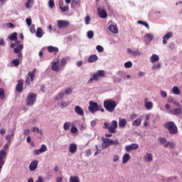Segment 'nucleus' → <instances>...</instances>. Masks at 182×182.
Returning a JSON list of instances; mask_svg holds the SVG:
<instances>
[{"label":"nucleus","mask_w":182,"mask_h":182,"mask_svg":"<svg viewBox=\"0 0 182 182\" xmlns=\"http://www.w3.org/2000/svg\"><path fill=\"white\" fill-rule=\"evenodd\" d=\"M23 49V45L21 44V45H18L16 48H15L14 50V53H16L18 55V58L21 60H22L23 58L22 53L21 52V50H22Z\"/></svg>","instance_id":"nucleus-9"},{"label":"nucleus","mask_w":182,"mask_h":182,"mask_svg":"<svg viewBox=\"0 0 182 182\" xmlns=\"http://www.w3.org/2000/svg\"><path fill=\"white\" fill-rule=\"evenodd\" d=\"M88 110L90 113H96V112H99V105L97 102L93 101L89 102Z\"/></svg>","instance_id":"nucleus-7"},{"label":"nucleus","mask_w":182,"mask_h":182,"mask_svg":"<svg viewBox=\"0 0 182 182\" xmlns=\"http://www.w3.org/2000/svg\"><path fill=\"white\" fill-rule=\"evenodd\" d=\"M15 133L12 132L11 134H8L6 136V140L7 141V143H9V144H11V143H12V140L11 139H12V137H14Z\"/></svg>","instance_id":"nucleus-34"},{"label":"nucleus","mask_w":182,"mask_h":182,"mask_svg":"<svg viewBox=\"0 0 182 182\" xmlns=\"http://www.w3.org/2000/svg\"><path fill=\"white\" fill-rule=\"evenodd\" d=\"M105 70H97L96 73H94L92 74V77H91L89 80L87 81L88 85H90V83H92V82H93V80H95L96 82H97V80H99V79H100V77H105Z\"/></svg>","instance_id":"nucleus-3"},{"label":"nucleus","mask_w":182,"mask_h":182,"mask_svg":"<svg viewBox=\"0 0 182 182\" xmlns=\"http://www.w3.org/2000/svg\"><path fill=\"white\" fill-rule=\"evenodd\" d=\"M70 105V103H69V102L61 101L60 103V107L62 109H63V107H68V106H69Z\"/></svg>","instance_id":"nucleus-44"},{"label":"nucleus","mask_w":182,"mask_h":182,"mask_svg":"<svg viewBox=\"0 0 182 182\" xmlns=\"http://www.w3.org/2000/svg\"><path fill=\"white\" fill-rule=\"evenodd\" d=\"M154 39V36L151 33H147L144 36V41L146 44H149Z\"/></svg>","instance_id":"nucleus-20"},{"label":"nucleus","mask_w":182,"mask_h":182,"mask_svg":"<svg viewBox=\"0 0 182 182\" xmlns=\"http://www.w3.org/2000/svg\"><path fill=\"white\" fill-rule=\"evenodd\" d=\"M20 64H21V62L19 61V59H18V58L14 59L11 61V65H14V66L15 68H18V66H19Z\"/></svg>","instance_id":"nucleus-36"},{"label":"nucleus","mask_w":182,"mask_h":182,"mask_svg":"<svg viewBox=\"0 0 182 182\" xmlns=\"http://www.w3.org/2000/svg\"><path fill=\"white\" fill-rule=\"evenodd\" d=\"M161 96L162 97H166L167 96V92L166 91H161Z\"/></svg>","instance_id":"nucleus-64"},{"label":"nucleus","mask_w":182,"mask_h":182,"mask_svg":"<svg viewBox=\"0 0 182 182\" xmlns=\"http://www.w3.org/2000/svg\"><path fill=\"white\" fill-rule=\"evenodd\" d=\"M145 107L147 110H151L153 109V102H147V98L145 99Z\"/></svg>","instance_id":"nucleus-27"},{"label":"nucleus","mask_w":182,"mask_h":182,"mask_svg":"<svg viewBox=\"0 0 182 182\" xmlns=\"http://www.w3.org/2000/svg\"><path fill=\"white\" fill-rule=\"evenodd\" d=\"M66 63H68V61L66 60V58H62L61 59V64L60 66H61V68H65V66H66Z\"/></svg>","instance_id":"nucleus-50"},{"label":"nucleus","mask_w":182,"mask_h":182,"mask_svg":"<svg viewBox=\"0 0 182 182\" xmlns=\"http://www.w3.org/2000/svg\"><path fill=\"white\" fill-rule=\"evenodd\" d=\"M9 146H11V144H9V142H7L4 144L1 150H4V151H6V150H9Z\"/></svg>","instance_id":"nucleus-52"},{"label":"nucleus","mask_w":182,"mask_h":182,"mask_svg":"<svg viewBox=\"0 0 182 182\" xmlns=\"http://www.w3.org/2000/svg\"><path fill=\"white\" fill-rule=\"evenodd\" d=\"M177 178V176H170L168 178H164L163 179V181L170 182L173 181V180H176Z\"/></svg>","instance_id":"nucleus-41"},{"label":"nucleus","mask_w":182,"mask_h":182,"mask_svg":"<svg viewBox=\"0 0 182 182\" xmlns=\"http://www.w3.org/2000/svg\"><path fill=\"white\" fill-rule=\"evenodd\" d=\"M75 113H76V114H77L78 116H85V111L82 109V107L79 106V105H76L75 107Z\"/></svg>","instance_id":"nucleus-14"},{"label":"nucleus","mask_w":182,"mask_h":182,"mask_svg":"<svg viewBox=\"0 0 182 182\" xmlns=\"http://www.w3.org/2000/svg\"><path fill=\"white\" fill-rule=\"evenodd\" d=\"M0 99H1V100L5 99V90H4V88H0Z\"/></svg>","instance_id":"nucleus-45"},{"label":"nucleus","mask_w":182,"mask_h":182,"mask_svg":"<svg viewBox=\"0 0 182 182\" xmlns=\"http://www.w3.org/2000/svg\"><path fill=\"white\" fill-rule=\"evenodd\" d=\"M49 53H58L59 52V48L58 47H53V46H49L47 47Z\"/></svg>","instance_id":"nucleus-21"},{"label":"nucleus","mask_w":182,"mask_h":182,"mask_svg":"<svg viewBox=\"0 0 182 182\" xmlns=\"http://www.w3.org/2000/svg\"><path fill=\"white\" fill-rule=\"evenodd\" d=\"M88 39H92L93 38L94 33L92 31H90L87 33Z\"/></svg>","instance_id":"nucleus-55"},{"label":"nucleus","mask_w":182,"mask_h":182,"mask_svg":"<svg viewBox=\"0 0 182 182\" xmlns=\"http://www.w3.org/2000/svg\"><path fill=\"white\" fill-rule=\"evenodd\" d=\"M16 92H21L23 90V80H18L16 87Z\"/></svg>","instance_id":"nucleus-19"},{"label":"nucleus","mask_w":182,"mask_h":182,"mask_svg":"<svg viewBox=\"0 0 182 182\" xmlns=\"http://www.w3.org/2000/svg\"><path fill=\"white\" fill-rule=\"evenodd\" d=\"M35 102H36V94L33 92H29L27 96V106H33Z\"/></svg>","instance_id":"nucleus-5"},{"label":"nucleus","mask_w":182,"mask_h":182,"mask_svg":"<svg viewBox=\"0 0 182 182\" xmlns=\"http://www.w3.org/2000/svg\"><path fill=\"white\" fill-rule=\"evenodd\" d=\"M26 22L28 26H31V25H32V19L31 18H27L26 19Z\"/></svg>","instance_id":"nucleus-60"},{"label":"nucleus","mask_w":182,"mask_h":182,"mask_svg":"<svg viewBox=\"0 0 182 182\" xmlns=\"http://www.w3.org/2000/svg\"><path fill=\"white\" fill-rule=\"evenodd\" d=\"M144 159L145 161H149V163H151V161H153V154H151V153H146Z\"/></svg>","instance_id":"nucleus-24"},{"label":"nucleus","mask_w":182,"mask_h":182,"mask_svg":"<svg viewBox=\"0 0 182 182\" xmlns=\"http://www.w3.org/2000/svg\"><path fill=\"white\" fill-rule=\"evenodd\" d=\"M126 124H127V121L124 118H119V127H126Z\"/></svg>","instance_id":"nucleus-26"},{"label":"nucleus","mask_w":182,"mask_h":182,"mask_svg":"<svg viewBox=\"0 0 182 182\" xmlns=\"http://www.w3.org/2000/svg\"><path fill=\"white\" fill-rule=\"evenodd\" d=\"M65 95H70L72 94V92H73V90L72 88H67L65 90Z\"/></svg>","instance_id":"nucleus-59"},{"label":"nucleus","mask_w":182,"mask_h":182,"mask_svg":"<svg viewBox=\"0 0 182 182\" xmlns=\"http://www.w3.org/2000/svg\"><path fill=\"white\" fill-rule=\"evenodd\" d=\"M109 146H112V139L109 138H102V149L105 150V149H107Z\"/></svg>","instance_id":"nucleus-8"},{"label":"nucleus","mask_w":182,"mask_h":182,"mask_svg":"<svg viewBox=\"0 0 182 182\" xmlns=\"http://www.w3.org/2000/svg\"><path fill=\"white\" fill-rule=\"evenodd\" d=\"M35 3V0H27V2L26 3V8L27 9H31L33 6V4Z\"/></svg>","instance_id":"nucleus-30"},{"label":"nucleus","mask_w":182,"mask_h":182,"mask_svg":"<svg viewBox=\"0 0 182 182\" xmlns=\"http://www.w3.org/2000/svg\"><path fill=\"white\" fill-rule=\"evenodd\" d=\"M129 160H130V155L129 154H125L122 157V164H126Z\"/></svg>","instance_id":"nucleus-32"},{"label":"nucleus","mask_w":182,"mask_h":182,"mask_svg":"<svg viewBox=\"0 0 182 182\" xmlns=\"http://www.w3.org/2000/svg\"><path fill=\"white\" fill-rule=\"evenodd\" d=\"M85 25H89L90 23V16H87L85 18Z\"/></svg>","instance_id":"nucleus-58"},{"label":"nucleus","mask_w":182,"mask_h":182,"mask_svg":"<svg viewBox=\"0 0 182 182\" xmlns=\"http://www.w3.org/2000/svg\"><path fill=\"white\" fill-rule=\"evenodd\" d=\"M170 38H173V32L171 31L166 33L164 36L162 41L163 45H167V41H168V39H170Z\"/></svg>","instance_id":"nucleus-12"},{"label":"nucleus","mask_w":182,"mask_h":182,"mask_svg":"<svg viewBox=\"0 0 182 182\" xmlns=\"http://www.w3.org/2000/svg\"><path fill=\"white\" fill-rule=\"evenodd\" d=\"M17 38H18V33H13L9 37V41H16Z\"/></svg>","instance_id":"nucleus-39"},{"label":"nucleus","mask_w":182,"mask_h":182,"mask_svg":"<svg viewBox=\"0 0 182 182\" xmlns=\"http://www.w3.org/2000/svg\"><path fill=\"white\" fill-rule=\"evenodd\" d=\"M38 163L39 162H38L37 160H34V161H31L29 165L30 171H35V170H36V168H38Z\"/></svg>","instance_id":"nucleus-18"},{"label":"nucleus","mask_w":182,"mask_h":182,"mask_svg":"<svg viewBox=\"0 0 182 182\" xmlns=\"http://www.w3.org/2000/svg\"><path fill=\"white\" fill-rule=\"evenodd\" d=\"M109 31L112 32V33H119V29H117V26L111 24L109 26Z\"/></svg>","instance_id":"nucleus-23"},{"label":"nucleus","mask_w":182,"mask_h":182,"mask_svg":"<svg viewBox=\"0 0 182 182\" xmlns=\"http://www.w3.org/2000/svg\"><path fill=\"white\" fill-rule=\"evenodd\" d=\"M97 55H92L88 58V63H94V62H97Z\"/></svg>","instance_id":"nucleus-28"},{"label":"nucleus","mask_w":182,"mask_h":182,"mask_svg":"<svg viewBox=\"0 0 182 182\" xmlns=\"http://www.w3.org/2000/svg\"><path fill=\"white\" fill-rule=\"evenodd\" d=\"M173 93L174 95H180V89H178V87H173Z\"/></svg>","instance_id":"nucleus-48"},{"label":"nucleus","mask_w":182,"mask_h":182,"mask_svg":"<svg viewBox=\"0 0 182 182\" xmlns=\"http://www.w3.org/2000/svg\"><path fill=\"white\" fill-rule=\"evenodd\" d=\"M170 147V149H174V143L173 141H167L164 145V147L167 149V147Z\"/></svg>","instance_id":"nucleus-35"},{"label":"nucleus","mask_w":182,"mask_h":182,"mask_svg":"<svg viewBox=\"0 0 182 182\" xmlns=\"http://www.w3.org/2000/svg\"><path fill=\"white\" fill-rule=\"evenodd\" d=\"M48 6H49V8L53 9V6H55V0H49Z\"/></svg>","instance_id":"nucleus-51"},{"label":"nucleus","mask_w":182,"mask_h":182,"mask_svg":"<svg viewBox=\"0 0 182 182\" xmlns=\"http://www.w3.org/2000/svg\"><path fill=\"white\" fill-rule=\"evenodd\" d=\"M171 114H173V116H180L182 114V107L175 108L173 109L170 110Z\"/></svg>","instance_id":"nucleus-16"},{"label":"nucleus","mask_w":182,"mask_h":182,"mask_svg":"<svg viewBox=\"0 0 182 182\" xmlns=\"http://www.w3.org/2000/svg\"><path fill=\"white\" fill-rule=\"evenodd\" d=\"M70 182H80V180L79 179V176H70Z\"/></svg>","instance_id":"nucleus-38"},{"label":"nucleus","mask_w":182,"mask_h":182,"mask_svg":"<svg viewBox=\"0 0 182 182\" xmlns=\"http://www.w3.org/2000/svg\"><path fill=\"white\" fill-rule=\"evenodd\" d=\"M160 68H161V63H158L157 64H154V65L152 66V70H157V69H160Z\"/></svg>","instance_id":"nucleus-47"},{"label":"nucleus","mask_w":182,"mask_h":182,"mask_svg":"<svg viewBox=\"0 0 182 182\" xmlns=\"http://www.w3.org/2000/svg\"><path fill=\"white\" fill-rule=\"evenodd\" d=\"M71 124H72V123H70L69 122H65L63 124V129L65 132H68V130H69V129H70Z\"/></svg>","instance_id":"nucleus-37"},{"label":"nucleus","mask_w":182,"mask_h":182,"mask_svg":"<svg viewBox=\"0 0 182 182\" xmlns=\"http://www.w3.org/2000/svg\"><path fill=\"white\" fill-rule=\"evenodd\" d=\"M124 66L126 68V69H130V68L133 66V63H132V61H128L124 63Z\"/></svg>","instance_id":"nucleus-46"},{"label":"nucleus","mask_w":182,"mask_h":182,"mask_svg":"<svg viewBox=\"0 0 182 182\" xmlns=\"http://www.w3.org/2000/svg\"><path fill=\"white\" fill-rule=\"evenodd\" d=\"M139 55H140V51L139 50H135V51H132V56H139Z\"/></svg>","instance_id":"nucleus-62"},{"label":"nucleus","mask_w":182,"mask_h":182,"mask_svg":"<svg viewBox=\"0 0 182 182\" xmlns=\"http://www.w3.org/2000/svg\"><path fill=\"white\" fill-rule=\"evenodd\" d=\"M96 49H97V52H99V53H102L105 50V49L103 48V47L102 46H97Z\"/></svg>","instance_id":"nucleus-57"},{"label":"nucleus","mask_w":182,"mask_h":182,"mask_svg":"<svg viewBox=\"0 0 182 182\" xmlns=\"http://www.w3.org/2000/svg\"><path fill=\"white\" fill-rule=\"evenodd\" d=\"M32 132L39 133L40 134H43L42 130H39V128L36 127H33Z\"/></svg>","instance_id":"nucleus-49"},{"label":"nucleus","mask_w":182,"mask_h":182,"mask_svg":"<svg viewBox=\"0 0 182 182\" xmlns=\"http://www.w3.org/2000/svg\"><path fill=\"white\" fill-rule=\"evenodd\" d=\"M159 143H161V144H166V143H167V139L164 138V137H161L159 138Z\"/></svg>","instance_id":"nucleus-53"},{"label":"nucleus","mask_w":182,"mask_h":182,"mask_svg":"<svg viewBox=\"0 0 182 182\" xmlns=\"http://www.w3.org/2000/svg\"><path fill=\"white\" fill-rule=\"evenodd\" d=\"M80 5V0H73L71 2V8H76V6H79Z\"/></svg>","instance_id":"nucleus-33"},{"label":"nucleus","mask_w":182,"mask_h":182,"mask_svg":"<svg viewBox=\"0 0 182 182\" xmlns=\"http://www.w3.org/2000/svg\"><path fill=\"white\" fill-rule=\"evenodd\" d=\"M76 150H77V146H76V144H71L69 148L70 153L75 154V153H76Z\"/></svg>","instance_id":"nucleus-22"},{"label":"nucleus","mask_w":182,"mask_h":182,"mask_svg":"<svg viewBox=\"0 0 182 182\" xmlns=\"http://www.w3.org/2000/svg\"><path fill=\"white\" fill-rule=\"evenodd\" d=\"M137 149H139V144H131L125 147V150L127 153H129L131 150H137Z\"/></svg>","instance_id":"nucleus-15"},{"label":"nucleus","mask_w":182,"mask_h":182,"mask_svg":"<svg viewBox=\"0 0 182 182\" xmlns=\"http://www.w3.org/2000/svg\"><path fill=\"white\" fill-rule=\"evenodd\" d=\"M86 157H89V156H92V149H89L85 151Z\"/></svg>","instance_id":"nucleus-61"},{"label":"nucleus","mask_w":182,"mask_h":182,"mask_svg":"<svg viewBox=\"0 0 182 182\" xmlns=\"http://www.w3.org/2000/svg\"><path fill=\"white\" fill-rule=\"evenodd\" d=\"M36 36H37V38H42L43 36V31L42 30V28H38Z\"/></svg>","instance_id":"nucleus-31"},{"label":"nucleus","mask_w":182,"mask_h":182,"mask_svg":"<svg viewBox=\"0 0 182 182\" xmlns=\"http://www.w3.org/2000/svg\"><path fill=\"white\" fill-rule=\"evenodd\" d=\"M65 97V93L60 92L58 93V97H55V100H62Z\"/></svg>","instance_id":"nucleus-43"},{"label":"nucleus","mask_w":182,"mask_h":182,"mask_svg":"<svg viewBox=\"0 0 182 182\" xmlns=\"http://www.w3.org/2000/svg\"><path fill=\"white\" fill-rule=\"evenodd\" d=\"M159 60H160V57L156 54H153L150 58L151 63H156V62H159Z\"/></svg>","instance_id":"nucleus-25"},{"label":"nucleus","mask_w":182,"mask_h":182,"mask_svg":"<svg viewBox=\"0 0 182 182\" xmlns=\"http://www.w3.org/2000/svg\"><path fill=\"white\" fill-rule=\"evenodd\" d=\"M35 75H36V68H33L31 72L28 73V77H26V83L28 86L31 85V82L35 80Z\"/></svg>","instance_id":"nucleus-6"},{"label":"nucleus","mask_w":182,"mask_h":182,"mask_svg":"<svg viewBox=\"0 0 182 182\" xmlns=\"http://www.w3.org/2000/svg\"><path fill=\"white\" fill-rule=\"evenodd\" d=\"M70 133L75 134V133H77V128L76 127H72L70 129Z\"/></svg>","instance_id":"nucleus-56"},{"label":"nucleus","mask_w":182,"mask_h":182,"mask_svg":"<svg viewBox=\"0 0 182 182\" xmlns=\"http://www.w3.org/2000/svg\"><path fill=\"white\" fill-rule=\"evenodd\" d=\"M39 151H41V153H45V151H48V147H46V145L42 144L39 149Z\"/></svg>","instance_id":"nucleus-42"},{"label":"nucleus","mask_w":182,"mask_h":182,"mask_svg":"<svg viewBox=\"0 0 182 182\" xmlns=\"http://www.w3.org/2000/svg\"><path fill=\"white\" fill-rule=\"evenodd\" d=\"M97 15L100 18H102V19H106L107 18V13L106 12V10L103 9L102 10L101 7H98L97 9Z\"/></svg>","instance_id":"nucleus-11"},{"label":"nucleus","mask_w":182,"mask_h":182,"mask_svg":"<svg viewBox=\"0 0 182 182\" xmlns=\"http://www.w3.org/2000/svg\"><path fill=\"white\" fill-rule=\"evenodd\" d=\"M121 144L120 141H119V139H111V146H120Z\"/></svg>","instance_id":"nucleus-40"},{"label":"nucleus","mask_w":182,"mask_h":182,"mask_svg":"<svg viewBox=\"0 0 182 182\" xmlns=\"http://www.w3.org/2000/svg\"><path fill=\"white\" fill-rule=\"evenodd\" d=\"M51 70H53V72H58V70H63V68L60 65L59 66V61H57L52 63Z\"/></svg>","instance_id":"nucleus-13"},{"label":"nucleus","mask_w":182,"mask_h":182,"mask_svg":"<svg viewBox=\"0 0 182 182\" xmlns=\"http://www.w3.org/2000/svg\"><path fill=\"white\" fill-rule=\"evenodd\" d=\"M116 129H117V121H112V126L109 128V133H116Z\"/></svg>","instance_id":"nucleus-17"},{"label":"nucleus","mask_w":182,"mask_h":182,"mask_svg":"<svg viewBox=\"0 0 182 182\" xmlns=\"http://www.w3.org/2000/svg\"><path fill=\"white\" fill-rule=\"evenodd\" d=\"M6 157H8V152L4 150H0V174L1 171H2V167L5 165Z\"/></svg>","instance_id":"nucleus-4"},{"label":"nucleus","mask_w":182,"mask_h":182,"mask_svg":"<svg viewBox=\"0 0 182 182\" xmlns=\"http://www.w3.org/2000/svg\"><path fill=\"white\" fill-rule=\"evenodd\" d=\"M132 126H135L136 127L141 126V118H137L136 119L133 121Z\"/></svg>","instance_id":"nucleus-29"},{"label":"nucleus","mask_w":182,"mask_h":182,"mask_svg":"<svg viewBox=\"0 0 182 182\" xmlns=\"http://www.w3.org/2000/svg\"><path fill=\"white\" fill-rule=\"evenodd\" d=\"M69 21L66 20H58L57 21V26L60 29H62L63 28H68L69 26Z\"/></svg>","instance_id":"nucleus-10"},{"label":"nucleus","mask_w":182,"mask_h":182,"mask_svg":"<svg viewBox=\"0 0 182 182\" xmlns=\"http://www.w3.org/2000/svg\"><path fill=\"white\" fill-rule=\"evenodd\" d=\"M60 9L62 11V12H68V11H69V6H63V7H62L60 6Z\"/></svg>","instance_id":"nucleus-54"},{"label":"nucleus","mask_w":182,"mask_h":182,"mask_svg":"<svg viewBox=\"0 0 182 182\" xmlns=\"http://www.w3.org/2000/svg\"><path fill=\"white\" fill-rule=\"evenodd\" d=\"M103 106L105 109H106L107 112H109V113H113L114 112V109H116V107L117 106V103H116V101L112 99L105 100L103 102Z\"/></svg>","instance_id":"nucleus-1"},{"label":"nucleus","mask_w":182,"mask_h":182,"mask_svg":"<svg viewBox=\"0 0 182 182\" xmlns=\"http://www.w3.org/2000/svg\"><path fill=\"white\" fill-rule=\"evenodd\" d=\"M164 127L168 130L169 134H177L178 133V129L174 122H168L164 124Z\"/></svg>","instance_id":"nucleus-2"},{"label":"nucleus","mask_w":182,"mask_h":182,"mask_svg":"<svg viewBox=\"0 0 182 182\" xmlns=\"http://www.w3.org/2000/svg\"><path fill=\"white\" fill-rule=\"evenodd\" d=\"M114 82H117V83H120L122 82V78L114 77Z\"/></svg>","instance_id":"nucleus-63"}]
</instances>
